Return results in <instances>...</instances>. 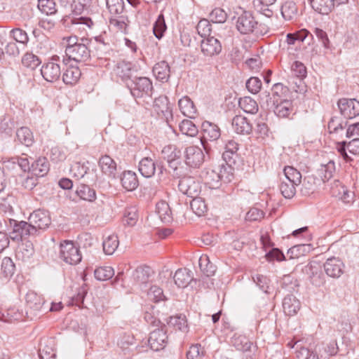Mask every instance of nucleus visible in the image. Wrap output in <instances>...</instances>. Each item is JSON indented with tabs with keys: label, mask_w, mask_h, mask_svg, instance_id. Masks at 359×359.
I'll list each match as a JSON object with an SVG mask.
<instances>
[{
	"label": "nucleus",
	"mask_w": 359,
	"mask_h": 359,
	"mask_svg": "<svg viewBox=\"0 0 359 359\" xmlns=\"http://www.w3.org/2000/svg\"><path fill=\"white\" fill-rule=\"evenodd\" d=\"M88 39L82 38L81 41L74 36H70L67 39V44L65 48L67 59H63V62L67 65V60H72L77 63L87 61L90 56V51L87 46Z\"/></svg>",
	"instance_id": "f257e3e1"
},
{
	"label": "nucleus",
	"mask_w": 359,
	"mask_h": 359,
	"mask_svg": "<svg viewBox=\"0 0 359 359\" xmlns=\"http://www.w3.org/2000/svg\"><path fill=\"white\" fill-rule=\"evenodd\" d=\"M201 177L205 184L210 189H217L221 182H230L231 180L229 174H226V168L224 166H217L215 168H205L201 172Z\"/></svg>",
	"instance_id": "f03ea898"
},
{
	"label": "nucleus",
	"mask_w": 359,
	"mask_h": 359,
	"mask_svg": "<svg viewBox=\"0 0 359 359\" xmlns=\"http://www.w3.org/2000/svg\"><path fill=\"white\" fill-rule=\"evenodd\" d=\"M201 128V143L206 154L210 155L212 147L209 142L216 143L219 140L221 136L220 128L217 125L207 121L202 123Z\"/></svg>",
	"instance_id": "7ed1b4c3"
},
{
	"label": "nucleus",
	"mask_w": 359,
	"mask_h": 359,
	"mask_svg": "<svg viewBox=\"0 0 359 359\" xmlns=\"http://www.w3.org/2000/svg\"><path fill=\"white\" fill-rule=\"evenodd\" d=\"M127 86L135 98H140L144 95L151 96L153 85L147 77H135L127 83Z\"/></svg>",
	"instance_id": "20e7f679"
},
{
	"label": "nucleus",
	"mask_w": 359,
	"mask_h": 359,
	"mask_svg": "<svg viewBox=\"0 0 359 359\" xmlns=\"http://www.w3.org/2000/svg\"><path fill=\"white\" fill-rule=\"evenodd\" d=\"M60 257L66 263L75 265L82 259L79 247L72 241H65L60 244Z\"/></svg>",
	"instance_id": "39448f33"
},
{
	"label": "nucleus",
	"mask_w": 359,
	"mask_h": 359,
	"mask_svg": "<svg viewBox=\"0 0 359 359\" xmlns=\"http://www.w3.org/2000/svg\"><path fill=\"white\" fill-rule=\"evenodd\" d=\"M60 62V57L58 55H53L48 62L41 67V74L43 78L48 82L53 83L60 79L61 76Z\"/></svg>",
	"instance_id": "423d86ee"
},
{
	"label": "nucleus",
	"mask_w": 359,
	"mask_h": 359,
	"mask_svg": "<svg viewBox=\"0 0 359 359\" xmlns=\"http://www.w3.org/2000/svg\"><path fill=\"white\" fill-rule=\"evenodd\" d=\"M26 303L27 307V318L33 320L42 311L45 301L41 295H39L34 291L29 290L26 294Z\"/></svg>",
	"instance_id": "0eeeda50"
},
{
	"label": "nucleus",
	"mask_w": 359,
	"mask_h": 359,
	"mask_svg": "<svg viewBox=\"0 0 359 359\" xmlns=\"http://www.w3.org/2000/svg\"><path fill=\"white\" fill-rule=\"evenodd\" d=\"M38 233L31 222L21 221L15 222L13 230L10 233L11 239L14 241H20L30 236H35Z\"/></svg>",
	"instance_id": "6e6552de"
},
{
	"label": "nucleus",
	"mask_w": 359,
	"mask_h": 359,
	"mask_svg": "<svg viewBox=\"0 0 359 359\" xmlns=\"http://www.w3.org/2000/svg\"><path fill=\"white\" fill-rule=\"evenodd\" d=\"M153 109L159 117L165 119L167 123H169L173 118L172 107L168 98L165 95H161L155 98Z\"/></svg>",
	"instance_id": "1a4fd4ad"
},
{
	"label": "nucleus",
	"mask_w": 359,
	"mask_h": 359,
	"mask_svg": "<svg viewBox=\"0 0 359 359\" xmlns=\"http://www.w3.org/2000/svg\"><path fill=\"white\" fill-rule=\"evenodd\" d=\"M236 27L241 34H249L257 27V20L251 13L244 11L238 17Z\"/></svg>",
	"instance_id": "9d476101"
},
{
	"label": "nucleus",
	"mask_w": 359,
	"mask_h": 359,
	"mask_svg": "<svg viewBox=\"0 0 359 359\" xmlns=\"http://www.w3.org/2000/svg\"><path fill=\"white\" fill-rule=\"evenodd\" d=\"M184 161L191 168H199L205 161V155L200 147L189 146L184 150Z\"/></svg>",
	"instance_id": "9b49d317"
},
{
	"label": "nucleus",
	"mask_w": 359,
	"mask_h": 359,
	"mask_svg": "<svg viewBox=\"0 0 359 359\" xmlns=\"http://www.w3.org/2000/svg\"><path fill=\"white\" fill-rule=\"evenodd\" d=\"M201 188L200 183L192 177H184L178 183L179 191L190 198L198 196Z\"/></svg>",
	"instance_id": "f8f14e48"
},
{
	"label": "nucleus",
	"mask_w": 359,
	"mask_h": 359,
	"mask_svg": "<svg viewBox=\"0 0 359 359\" xmlns=\"http://www.w3.org/2000/svg\"><path fill=\"white\" fill-rule=\"evenodd\" d=\"M28 220L35 227L37 233L39 230H44L49 226L51 219L48 211L38 209L30 214Z\"/></svg>",
	"instance_id": "ddd939ff"
},
{
	"label": "nucleus",
	"mask_w": 359,
	"mask_h": 359,
	"mask_svg": "<svg viewBox=\"0 0 359 359\" xmlns=\"http://www.w3.org/2000/svg\"><path fill=\"white\" fill-rule=\"evenodd\" d=\"M337 104L341 115L346 118H353L359 115V101L355 99L341 98Z\"/></svg>",
	"instance_id": "4468645a"
},
{
	"label": "nucleus",
	"mask_w": 359,
	"mask_h": 359,
	"mask_svg": "<svg viewBox=\"0 0 359 359\" xmlns=\"http://www.w3.org/2000/svg\"><path fill=\"white\" fill-rule=\"evenodd\" d=\"M201 52L208 57L219 55L222 51V44L215 36L204 38L201 42Z\"/></svg>",
	"instance_id": "2eb2a0df"
},
{
	"label": "nucleus",
	"mask_w": 359,
	"mask_h": 359,
	"mask_svg": "<svg viewBox=\"0 0 359 359\" xmlns=\"http://www.w3.org/2000/svg\"><path fill=\"white\" fill-rule=\"evenodd\" d=\"M344 269V263L337 257L329 258L324 264V270L326 274L333 278H339L343 274Z\"/></svg>",
	"instance_id": "dca6fc26"
},
{
	"label": "nucleus",
	"mask_w": 359,
	"mask_h": 359,
	"mask_svg": "<svg viewBox=\"0 0 359 359\" xmlns=\"http://www.w3.org/2000/svg\"><path fill=\"white\" fill-rule=\"evenodd\" d=\"M167 339L168 336L165 331L162 329H156L150 333L148 344L152 350L158 351L165 346Z\"/></svg>",
	"instance_id": "f3484780"
},
{
	"label": "nucleus",
	"mask_w": 359,
	"mask_h": 359,
	"mask_svg": "<svg viewBox=\"0 0 359 359\" xmlns=\"http://www.w3.org/2000/svg\"><path fill=\"white\" fill-rule=\"evenodd\" d=\"M279 118H287L293 111L292 102L290 100H283L268 105Z\"/></svg>",
	"instance_id": "a211bd4d"
},
{
	"label": "nucleus",
	"mask_w": 359,
	"mask_h": 359,
	"mask_svg": "<svg viewBox=\"0 0 359 359\" xmlns=\"http://www.w3.org/2000/svg\"><path fill=\"white\" fill-rule=\"evenodd\" d=\"M156 166L160 172H163V168L154 163L150 157L143 158L139 163L138 170L140 174L147 178L152 177L156 171Z\"/></svg>",
	"instance_id": "6ab92c4d"
},
{
	"label": "nucleus",
	"mask_w": 359,
	"mask_h": 359,
	"mask_svg": "<svg viewBox=\"0 0 359 359\" xmlns=\"http://www.w3.org/2000/svg\"><path fill=\"white\" fill-rule=\"evenodd\" d=\"M300 308V302L294 295L289 294L284 297L283 300V309L286 316H295L299 311Z\"/></svg>",
	"instance_id": "aec40b11"
},
{
	"label": "nucleus",
	"mask_w": 359,
	"mask_h": 359,
	"mask_svg": "<svg viewBox=\"0 0 359 359\" xmlns=\"http://www.w3.org/2000/svg\"><path fill=\"white\" fill-rule=\"evenodd\" d=\"M288 91V88L282 83H277L274 84L271 89V95L270 96L269 93L266 95V97H269V99L267 100V104L269 105L271 103L287 100Z\"/></svg>",
	"instance_id": "412c9836"
},
{
	"label": "nucleus",
	"mask_w": 359,
	"mask_h": 359,
	"mask_svg": "<svg viewBox=\"0 0 359 359\" xmlns=\"http://www.w3.org/2000/svg\"><path fill=\"white\" fill-rule=\"evenodd\" d=\"M161 153L163 158L167 160L169 165L175 170L177 168L175 161L179 159L181 156L180 150L175 145L169 144L163 148Z\"/></svg>",
	"instance_id": "4be33fe9"
},
{
	"label": "nucleus",
	"mask_w": 359,
	"mask_h": 359,
	"mask_svg": "<svg viewBox=\"0 0 359 359\" xmlns=\"http://www.w3.org/2000/svg\"><path fill=\"white\" fill-rule=\"evenodd\" d=\"M152 72L156 79L163 83L167 82L170 78V68L168 63L164 60L156 63Z\"/></svg>",
	"instance_id": "5701e85b"
},
{
	"label": "nucleus",
	"mask_w": 359,
	"mask_h": 359,
	"mask_svg": "<svg viewBox=\"0 0 359 359\" xmlns=\"http://www.w3.org/2000/svg\"><path fill=\"white\" fill-rule=\"evenodd\" d=\"M232 127L238 134H249L252 131V126L248 119L241 116L237 115L232 120Z\"/></svg>",
	"instance_id": "b1692460"
},
{
	"label": "nucleus",
	"mask_w": 359,
	"mask_h": 359,
	"mask_svg": "<svg viewBox=\"0 0 359 359\" xmlns=\"http://www.w3.org/2000/svg\"><path fill=\"white\" fill-rule=\"evenodd\" d=\"M135 71L133 64L126 61L119 62L115 69L116 74L121 77L123 81H130Z\"/></svg>",
	"instance_id": "393cba45"
},
{
	"label": "nucleus",
	"mask_w": 359,
	"mask_h": 359,
	"mask_svg": "<svg viewBox=\"0 0 359 359\" xmlns=\"http://www.w3.org/2000/svg\"><path fill=\"white\" fill-rule=\"evenodd\" d=\"M81 76V72L78 67L69 65L62 74V81L67 85H74L78 82Z\"/></svg>",
	"instance_id": "a878e982"
},
{
	"label": "nucleus",
	"mask_w": 359,
	"mask_h": 359,
	"mask_svg": "<svg viewBox=\"0 0 359 359\" xmlns=\"http://www.w3.org/2000/svg\"><path fill=\"white\" fill-rule=\"evenodd\" d=\"M178 107L181 112L186 116L194 118L196 115V108L188 96H184L178 101Z\"/></svg>",
	"instance_id": "bb28decb"
},
{
	"label": "nucleus",
	"mask_w": 359,
	"mask_h": 359,
	"mask_svg": "<svg viewBox=\"0 0 359 359\" xmlns=\"http://www.w3.org/2000/svg\"><path fill=\"white\" fill-rule=\"evenodd\" d=\"M25 318H27V316L26 313H24L22 309L14 306L8 309L6 313H4V316L1 317L0 319L5 322L12 323L23 320Z\"/></svg>",
	"instance_id": "cd10ccee"
},
{
	"label": "nucleus",
	"mask_w": 359,
	"mask_h": 359,
	"mask_svg": "<svg viewBox=\"0 0 359 359\" xmlns=\"http://www.w3.org/2000/svg\"><path fill=\"white\" fill-rule=\"evenodd\" d=\"M53 345V339H44L41 341L39 351L40 359H55V352Z\"/></svg>",
	"instance_id": "c85d7f7f"
},
{
	"label": "nucleus",
	"mask_w": 359,
	"mask_h": 359,
	"mask_svg": "<svg viewBox=\"0 0 359 359\" xmlns=\"http://www.w3.org/2000/svg\"><path fill=\"white\" fill-rule=\"evenodd\" d=\"M281 14L285 20L292 21L297 18L298 8L292 1H285L281 7Z\"/></svg>",
	"instance_id": "c756f323"
},
{
	"label": "nucleus",
	"mask_w": 359,
	"mask_h": 359,
	"mask_svg": "<svg viewBox=\"0 0 359 359\" xmlns=\"http://www.w3.org/2000/svg\"><path fill=\"white\" fill-rule=\"evenodd\" d=\"M173 279L179 287H185L192 280L191 271L185 268L180 269L176 271Z\"/></svg>",
	"instance_id": "7c9ffc66"
},
{
	"label": "nucleus",
	"mask_w": 359,
	"mask_h": 359,
	"mask_svg": "<svg viewBox=\"0 0 359 359\" xmlns=\"http://www.w3.org/2000/svg\"><path fill=\"white\" fill-rule=\"evenodd\" d=\"M99 165L105 175L109 176L115 175L116 163L109 156H102L99 160Z\"/></svg>",
	"instance_id": "2f4dec72"
},
{
	"label": "nucleus",
	"mask_w": 359,
	"mask_h": 359,
	"mask_svg": "<svg viewBox=\"0 0 359 359\" xmlns=\"http://www.w3.org/2000/svg\"><path fill=\"white\" fill-rule=\"evenodd\" d=\"M34 250L33 244L30 241L22 243L20 245L16 251V257L23 262L28 261L34 255Z\"/></svg>",
	"instance_id": "473e14b6"
},
{
	"label": "nucleus",
	"mask_w": 359,
	"mask_h": 359,
	"mask_svg": "<svg viewBox=\"0 0 359 359\" xmlns=\"http://www.w3.org/2000/svg\"><path fill=\"white\" fill-rule=\"evenodd\" d=\"M304 270L313 285L319 287L323 284V275L316 266H314L312 264H308L305 266Z\"/></svg>",
	"instance_id": "72a5a7b5"
},
{
	"label": "nucleus",
	"mask_w": 359,
	"mask_h": 359,
	"mask_svg": "<svg viewBox=\"0 0 359 359\" xmlns=\"http://www.w3.org/2000/svg\"><path fill=\"white\" fill-rule=\"evenodd\" d=\"M150 268L148 266L137 268L134 273V279L141 288L146 289L149 281Z\"/></svg>",
	"instance_id": "f704fd0d"
},
{
	"label": "nucleus",
	"mask_w": 359,
	"mask_h": 359,
	"mask_svg": "<svg viewBox=\"0 0 359 359\" xmlns=\"http://www.w3.org/2000/svg\"><path fill=\"white\" fill-rule=\"evenodd\" d=\"M49 170V163L46 158H39L32 164V171L36 176L43 177Z\"/></svg>",
	"instance_id": "c9c22d12"
},
{
	"label": "nucleus",
	"mask_w": 359,
	"mask_h": 359,
	"mask_svg": "<svg viewBox=\"0 0 359 359\" xmlns=\"http://www.w3.org/2000/svg\"><path fill=\"white\" fill-rule=\"evenodd\" d=\"M122 186L128 191L135 190L138 186L136 174L132 171H126L121 177Z\"/></svg>",
	"instance_id": "e433bc0d"
},
{
	"label": "nucleus",
	"mask_w": 359,
	"mask_h": 359,
	"mask_svg": "<svg viewBox=\"0 0 359 359\" xmlns=\"http://www.w3.org/2000/svg\"><path fill=\"white\" fill-rule=\"evenodd\" d=\"M18 140L22 144L29 147L34 143V135L27 127H21L16 132Z\"/></svg>",
	"instance_id": "4c0bfd02"
},
{
	"label": "nucleus",
	"mask_w": 359,
	"mask_h": 359,
	"mask_svg": "<svg viewBox=\"0 0 359 359\" xmlns=\"http://www.w3.org/2000/svg\"><path fill=\"white\" fill-rule=\"evenodd\" d=\"M239 107L246 113L255 114L258 111L257 102L250 97L241 98L238 102Z\"/></svg>",
	"instance_id": "58836bf2"
},
{
	"label": "nucleus",
	"mask_w": 359,
	"mask_h": 359,
	"mask_svg": "<svg viewBox=\"0 0 359 359\" xmlns=\"http://www.w3.org/2000/svg\"><path fill=\"white\" fill-rule=\"evenodd\" d=\"M119 241L116 235L112 234L108 236L104 239L102 243L103 250L106 255H113L117 249Z\"/></svg>",
	"instance_id": "ea45409f"
},
{
	"label": "nucleus",
	"mask_w": 359,
	"mask_h": 359,
	"mask_svg": "<svg viewBox=\"0 0 359 359\" xmlns=\"http://www.w3.org/2000/svg\"><path fill=\"white\" fill-rule=\"evenodd\" d=\"M89 164L88 161L74 163L70 169L72 176L77 179L84 177L90 170Z\"/></svg>",
	"instance_id": "a19ab883"
},
{
	"label": "nucleus",
	"mask_w": 359,
	"mask_h": 359,
	"mask_svg": "<svg viewBox=\"0 0 359 359\" xmlns=\"http://www.w3.org/2000/svg\"><path fill=\"white\" fill-rule=\"evenodd\" d=\"M285 178L283 180H289L295 185H299L302 182L301 172L292 166H285L284 170Z\"/></svg>",
	"instance_id": "79ce46f5"
},
{
	"label": "nucleus",
	"mask_w": 359,
	"mask_h": 359,
	"mask_svg": "<svg viewBox=\"0 0 359 359\" xmlns=\"http://www.w3.org/2000/svg\"><path fill=\"white\" fill-rule=\"evenodd\" d=\"M107 7L111 15L126 13L123 0H106Z\"/></svg>",
	"instance_id": "37998d69"
},
{
	"label": "nucleus",
	"mask_w": 359,
	"mask_h": 359,
	"mask_svg": "<svg viewBox=\"0 0 359 359\" xmlns=\"http://www.w3.org/2000/svg\"><path fill=\"white\" fill-rule=\"evenodd\" d=\"M76 193L80 198L84 201L92 202L96 199L95 191L86 184L80 185Z\"/></svg>",
	"instance_id": "c03bdc74"
},
{
	"label": "nucleus",
	"mask_w": 359,
	"mask_h": 359,
	"mask_svg": "<svg viewBox=\"0 0 359 359\" xmlns=\"http://www.w3.org/2000/svg\"><path fill=\"white\" fill-rule=\"evenodd\" d=\"M156 211L163 222L168 223L172 221L171 210L166 202L161 201L158 203Z\"/></svg>",
	"instance_id": "a18cd8bd"
},
{
	"label": "nucleus",
	"mask_w": 359,
	"mask_h": 359,
	"mask_svg": "<svg viewBox=\"0 0 359 359\" xmlns=\"http://www.w3.org/2000/svg\"><path fill=\"white\" fill-rule=\"evenodd\" d=\"M299 185H295L289 180H282L279 185L280 191L285 198H292L296 194V188Z\"/></svg>",
	"instance_id": "49530a36"
},
{
	"label": "nucleus",
	"mask_w": 359,
	"mask_h": 359,
	"mask_svg": "<svg viewBox=\"0 0 359 359\" xmlns=\"http://www.w3.org/2000/svg\"><path fill=\"white\" fill-rule=\"evenodd\" d=\"M179 128L181 133L187 136L195 137L198 133V128L196 125L188 119L183 120L180 123Z\"/></svg>",
	"instance_id": "de8ad7c7"
},
{
	"label": "nucleus",
	"mask_w": 359,
	"mask_h": 359,
	"mask_svg": "<svg viewBox=\"0 0 359 359\" xmlns=\"http://www.w3.org/2000/svg\"><path fill=\"white\" fill-rule=\"evenodd\" d=\"M335 170V164L334 161H330L327 164L322 165L319 170V175L324 182H329V180L334 176Z\"/></svg>",
	"instance_id": "09e8293b"
},
{
	"label": "nucleus",
	"mask_w": 359,
	"mask_h": 359,
	"mask_svg": "<svg viewBox=\"0 0 359 359\" xmlns=\"http://www.w3.org/2000/svg\"><path fill=\"white\" fill-rule=\"evenodd\" d=\"M297 359H325L323 355H319L317 350L302 347L296 351Z\"/></svg>",
	"instance_id": "8fccbe9b"
},
{
	"label": "nucleus",
	"mask_w": 359,
	"mask_h": 359,
	"mask_svg": "<svg viewBox=\"0 0 359 359\" xmlns=\"http://www.w3.org/2000/svg\"><path fill=\"white\" fill-rule=\"evenodd\" d=\"M95 278L100 281H104L111 278L114 275V269L109 266H101L94 271Z\"/></svg>",
	"instance_id": "3c124183"
},
{
	"label": "nucleus",
	"mask_w": 359,
	"mask_h": 359,
	"mask_svg": "<svg viewBox=\"0 0 359 359\" xmlns=\"http://www.w3.org/2000/svg\"><path fill=\"white\" fill-rule=\"evenodd\" d=\"M198 262L200 269L207 276H211L215 274L216 266L210 262L207 255L201 256Z\"/></svg>",
	"instance_id": "603ef678"
},
{
	"label": "nucleus",
	"mask_w": 359,
	"mask_h": 359,
	"mask_svg": "<svg viewBox=\"0 0 359 359\" xmlns=\"http://www.w3.org/2000/svg\"><path fill=\"white\" fill-rule=\"evenodd\" d=\"M138 219L137 210L135 206L126 208L123 214V222L128 226H134Z\"/></svg>",
	"instance_id": "864d4df0"
},
{
	"label": "nucleus",
	"mask_w": 359,
	"mask_h": 359,
	"mask_svg": "<svg viewBox=\"0 0 359 359\" xmlns=\"http://www.w3.org/2000/svg\"><path fill=\"white\" fill-rule=\"evenodd\" d=\"M193 212L198 216H202L207 210V206L205 201L200 197H193L190 203Z\"/></svg>",
	"instance_id": "5fc2aeb1"
},
{
	"label": "nucleus",
	"mask_w": 359,
	"mask_h": 359,
	"mask_svg": "<svg viewBox=\"0 0 359 359\" xmlns=\"http://www.w3.org/2000/svg\"><path fill=\"white\" fill-rule=\"evenodd\" d=\"M346 126V122L341 120V118L334 116L331 118L328 123V130L330 133L338 134L343 132Z\"/></svg>",
	"instance_id": "6e6d98bb"
},
{
	"label": "nucleus",
	"mask_w": 359,
	"mask_h": 359,
	"mask_svg": "<svg viewBox=\"0 0 359 359\" xmlns=\"http://www.w3.org/2000/svg\"><path fill=\"white\" fill-rule=\"evenodd\" d=\"M166 29L167 26L165 25L164 15L163 13H161L158 16L153 27V32L155 36L158 39H161Z\"/></svg>",
	"instance_id": "4d7b16f0"
},
{
	"label": "nucleus",
	"mask_w": 359,
	"mask_h": 359,
	"mask_svg": "<svg viewBox=\"0 0 359 359\" xmlns=\"http://www.w3.org/2000/svg\"><path fill=\"white\" fill-rule=\"evenodd\" d=\"M38 8L41 13L48 15L55 14L57 11L53 0H38Z\"/></svg>",
	"instance_id": "13d9d810"
},
{
	"label": "nucleus",
	"mask_w": 359,
	"mask_h": 359,
	"mask_svg": "<svg viewBox=\"0 0 359 359\" xmlns=\"http://www.w3.org/2000/svg\"><path fill=\"white\" fill-rule=\"evenodd\" d=\"M22 63L25 67L34 69L39 65L41 60L32 53H26L22 58Z\"/></svg>",
	"instance_id": "bf43d9fd"
},
{
	"label": "nucleus",
	"mask_w": 359,
	"mask_h": 359,
	"mask_svg": "<svg viewBox=\"0 0 359 359\" xmlns=\"http://www.w3.org/2000/svg\"><path fill=\"white\" fill-rule=\"evenodd\" d=\"M109 22L111 25L116 27L118 29L124 31L127 27L128 18L126 13L117 15L116 17L111 15Z\"/></svg>",
	"instance_id": "052dcab7"
},
{
	"label": "nucleus",
	"mask_w": 359,
	"mask_h": 359,
	"mask_svg": "<svg viewBox=\"0 0 359 359\" xmlns=\"http://www.w3.org/2000/svg\"><path fill=\"white\" fill-rule=\"evenodd\" d=\"M209 18L214 23H224L227 19V14L221 8H215L210 13Z\"/></svg>",
	"instance_id": "680f3d73"
},
{
	"label": "nucleus",
	"mask_w": 359,
	"mask_h": 359,
	"mask_svg": "<svg viewBox=\"0 0 359 359\" xmlns=\"http://www.w3.org/2000/svg\"><path fill=\"white\" fill-rule=\"evenodd\" d=\"M11 36L18 43L22 44L23 46L27 45L29 41V37L25 31L15 28L11 31Z\"/></svg>",
	"instance_id": "e2e57ef3"
},
{
	"label": "nucleus",
	"mask_w": 359,
	"mask_h": 359,
	"mask_svg": "<svg viewBox=\"0 0 359 359\" xmlns=\"http://www.w3.org/2000/svg\"><path fill=\"white\" fill-rule=\"evenodd\" d=\"M169 323L180 331H187L188 325L184 316L170 317Z\"/></svg>",
	"instance_id": "0e129e2a"
},
{
	"label": "nucleus",
	"mask_w": 359,
	"mask_h": 359,
	"mask_svg": "<svg viewBox=\"0 0 359 359\" xmlns=\"http://www.w3.org/2000/svg\"><path fill=\"white\" fill-rule=\"evenodd\" d=\"M253 281L264 293H269V279L263 275L256 274L252 276Z\"/></svg>",
	"instance_id": "69168bd1"
},
{
	"label": "nucleus",
	"mask_w": 359,
	"mask_h": 359,
	"mask_svg": "<svg viewBox=\"0 0 359 359\" xmlns=\"http://www.w3.org/2000/svg\"><path fill=\"white\" fill-rule=\"evenodd\" d=\"M196 29L198 34L201 35L203 39L208 36H210V34L211 32V25L209 20L206 19L201 20L196 26Z\"/></svg>",
	"instance_id": "338daca9"
},
{
	"label": "nucleus",
	"mask_w": 359,
	"mask_h": 359,
	"mask_svg": "<svg viewBox=\"0 0 359 359\" xmlns=\"http://www.w3.org/2000/svg\"><path fill=\"white\" fill-rule=\"evenodd\" d=\"M204 354V349L200 344H194L190 346L187 353V359H200Z\"/></svg>",
	"instance_id": "774afa93"
}]
</instances>
